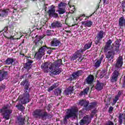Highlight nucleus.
<instances>
[{
	"mask_svg": "<svg viewBox=\"0 0 125 125\" xmlns=\"http://www.w3.org/2000/svg\"><path fill=\"white\" fill-rule=\"evenodd\" d=\"M91 45H92V42L91 41L84 45L83 49H82L83 50H84L83 51H85L87 49H89V48L91 47Z\"/></svg>",
	"mask_w": 125,
	"mask_h": 125,
	"instance_id": "cd10ccee",
	"label": "nucleus"
},
{
	"mask_svg": "<svg viewBox=\"0 0 125 125\" xmlns=\"http://www.w3.org/2000/svg\"><path fill=\"white\" fill-rule=\"evenodd\" d=\"M33 0V1H34V0Z\"/></svg>",
	"mask_w": 125,
	"mask_h": 125,
	"instance_id": "4d7b16f0",
	"label": "nucleus"
},
{
	"mask_svg": "<svg viewBox=\"0 0 125 125\" xmlns=\"http://www.w3.org/2000/svg\"><path fill=\"white\" fill-rule=\"evenodd\" d=\"M73 93V87H69L64 91V94L65 95H69V94H71Z\"/></svg>",
	"mask_w": 125,
	"mask_h": 125,
	"instance_id": "c85d7f7f",
	"label": "nucleus"
},
{
	"mask_svg": "<svg viewBox=\"0 0 125 125\" xmlns=\"http://www.w3.org/2000/svg\"><path fill=\"white\" fill-rule=\"evenodd\" d=\"M54 93L56 96H58V95H60V94H61V90L57 89L55 90Z\"/></svg>",
	"mask_w": 125,
	"mask_h": 125,
	"instance_id": "4c0bfd02",
	"label": "nucleus"
},
{
	"mask_svg": "<svg viewBox=\"0 0 125 125\" xmlns=\"http://www.w3.org/2000/svg\"><path fill=\"white\" fill-rule=\"evenodd\" d=\"M45 51H46V46H43L41 47L38 52L36 53L35 55V58L37 59V60H41L43 55L45 54Z\"/></svg>",
	"mask_w": 125,
	"mask_h": 125,
	"instance_id": "423d86ee",
	"label": "nucleus"
},
{
	"mask_svg": "<svg viewBox=\"0 0 125 125\" xmlns=\"http://www.w3.org/2000/svg\"><path fill=\"white\" fill-rule=\"evenodd\" d=\"M8 72L7 71H0V81L1 82L2 80H3V78H5V77H6L7 76Z\"/></svg>",
	"mask_w": 125,
	"mask_h": 125,
	"instance_id": "a878e982",
	"label": "nucleus"
},
{
	"mask_svg": "<svg viewBox=\"0 0 125 125\" xmlns=\"http://www.w3.org/2000/svg\"><path fill=\"white\" fill-rule=\"evenodd\" d=\"M113 110H114V107L112 106H110L108 109V113L109 114L112 113V112H113Z\"/></svg>",
	"mask_w": 125,
	"mask_h": 125,
	"instance_id": "c03bdc74",
	"label": "nucleus"
},
{
	"mask_svg": "<svg viewBox=\"0 0 125 125\" xmlns=\"http://www.w3.org/2000/svg\"><path fill=\"white\" fill-rule=\"evenodd\" d=\"M81 17H85V15H84V14L81 15H80V18Z\"/></svg>",
	"mask_w": 125,
	"mask_h": 125,
	"instance_id": "603ef678",
	"label": "nucleus"
},
{
	"mask_svg": "<svg viewBox=\"0 0 125 125\" xmlns=\"http://www.w3.org/2000/svg\"><path fill=\"white\" fill-rule=\"evenodd\" d=\"M122 7H124L125 8V3H122Z\"/></svg>",
	"mask_w": 125,
	"mask_h": 125,
	"instance_id": "864d4df0",
	"label": "nucleus"
},
{
	"mask_svg": "<svg viewBox=\"0 0 125 125\" xmlns=\"http://www.w3.org/2000/svg\"><path fill=\"white\" fill-rule=\"evenodd\" d=\"M77 113H78V107L73 106L70 109H67L66 111V114L63 118V123L65 125L67 124V121L70 118H76L77 116Z\"/></svg>",
	"mask_w": 125,
	"mask_h": 125,
	"instance_id": "20e7f679",
	"label": "nucleus"
},
{
	"mask_svg": "<svg viewBox=\"0 0 125 125\" xmlns=\"http://www.w3.org/2000/svg\"><path fill=\"white\" fill-rule=\"evenodd\" d=\"M87 102L84 100L80 101L79 103V104L81 106H83L84 107L86 105H87Z\"/></svg>",
	"mask_w": 125,
	"mask_h": 125,
	"instance_id": "e433bc0d",
	"label": "nucleus"
},
{
	"mask_svg": "<svg viewBox=\"0 0 125 125\" xmlns=\"http://www.w3.org/2000/svg\"><path fill=\"white\" fill-rule=\"evenodd\" d=\"M32 75L31 74H27L26 75V79H31Z\"/></svg>",
	"mask_w": 125,
	"mask_h": 125,
	"instance_id": "49530a36",
	"label": "nucleus"
},
{
	"mask_svg": "<svg viewBox=\"0 0 125 125\" xmlns=\"http://www.w3.org/2000/svg\"><path fill=\"white\" fill-rule=\"evenodd\" d=\"M52 116H50V118H51Z\"/></svg>",
	"mask_w": 125,
	"mask_h": 125,
	"instance_id": "bf43d9fd",
	"label": "nucleus"
},
{
	"mask_svg": "<svg viewBox=\"0 0 125 125\" xmlns=\"http://www.w3.org/2000/svg\"><path fill=\"white\" fill-rule=\"evenodd\" d=\"M96 106V103L94 102L91 104V105H88V103H87V104H86L84 108L86 111H90V110L93 109V108H95Z\"/></svg>",
	"mask_w": 125,
	"mask_h": 125,
	"instance_id": "dca6fc26",
	"label": "nucleus"
},
{
	"mask_svg": "<svg viewBox=\"0 0 125 125\" xmlns=\"http://www.w3.org/2000/svg\"><path fill=\"white\" fill-rule=\"evenodd\" d=\"M112 44V40H109L106 43V44L104 47V52H107L108 50H111V49H113V46H111Z\"/></svg>",
	"mask_w": 125,
	"mask_h": 125,
	"instance_id": "ddd939ff",
	"label": "nucleus"
},
{
	"mask_svg": "<svg viewBox=\"0 0 125 125\" xmlns=\"http://www.w3.org/2000/svg\"><path fill=\"white\" fill-rule=\"evenodd\" d=\"M122 87L125 88V82H124L123 85H122Z\"/></svg>",
	"mask_w": 125,
	"mask_h": 125,
	"instance_id": "3c124183",
	"label": "nucleus"
},
{
	"mask_svg": "<svg viewBox=\"0 0 125 125\" xmlns=\"http://www.w3.org/2000/svg\"><path fill=\"white\" fill-rule=\"evenodd\" d=\"M51 27L53 29L61 28L62 27V23L58 21H55L51 24Z\"/></svg>",
	"mask_w": 125,
	"mask_h": 125,
	"instance_id": "4468645a",
	"label": "nucleus"
},
{
	"mask_svg": "<svg viewBox=\"0 0 125 125\" xmlns=\"http://www.w3.org/2000/svg\"><path fill=\"white\" fill-rule=\"evenodd\" d=\"M115 51H116V52H118L119 51V48H120V42L118 41H116L115 42Z\"/></svg>",
	"mask_w": 125,
	"mask_h": 125,
	"instance_id": "f704fd0d",
	"label": "nucleus"
},
{
	"mask_svg": "<svg viewBox=\"0 0 125 125\" xmlns=\"http://www.w3.org/2000/svg\"><path fill=\"white\" fill-rule=\"evenodd\" d=\"M83 49H80L76 52V53L72 56L71 58V60H76L77 58L78 59V61L81 62L83 61V59H82V53L83 52Z\"/></svg>",
	"mask_w": 125,
	"mask_h": 125,
	"instance_id": "1a4fd4ad",
	"label": "nucleus"
},
{
	"mask_svg": "<svg viewBox=\"0 0 125 125\" xmlns=\"http://www.w3.org/2000/svg\"><path fill=\"white\" fill-rule=\"evenodd\" d=\"M119 26L121 28L122 27H124V26H125V19L124 17H121L119 21Z\"/></svg>",
	"mask_w": 125,
	"mask_h": 125,
	"instance_id": "bb28decb",
	"label": "nucleus"
},
{
	"mask_svg": "<svg viewBox=\"0 0 125 125\" xmlns=\"http://www.w3.org/2000/svg\"><path fill=\"white\" fill-rule=\"evenodd\" d=\"M94 81V77L92 75H89L86 79V82L88 84H91Z\"/></svg>",
	"mask_w": 125,
	"mask_h": 125,
	"instance_id": "4be33fe9",
	"label": "nucleus"
},
{
	"mask_svg": "<svg viewBox=\"0 0 125 125\" xmlns=\"http://www.w3.org/2000/svg\"><path fill=\"white\" fill-rule=\"evenodd\" d=\"M66 5L67 4L63 2H61V3H59L58 5V10L57 11V12H58L60 15L65 13Z\"/></svg>",
	"mask_w": 125,
	"mask_h": 125,
	"instance_id": "0eeeda50",
	"label": "nucleus"
},
{
	"mask_svg": "<svg viewBox=\"0 0 125 125\" xmlns=\"http://www.w3.org/2000/svg\"><path fill=\"white\" fill-rule=\"evenodd\" d=\"M60 44H61V42L57 38H54L51 42V46H59Z\"/></svg>",
	"mask_w": 125,
	"mask_h": 125,
	"instance_id": "2eb2a0df",
	"label": "nucleus"
},
{
	"mask_svg": "<svg viewBox=\"0 0 125 125\" xmlns=\"http://www.w3.org/2000/svg\"><path fill=\"white\" fill-rule=\"evenodd\" d=\"M32 116L35 119H41L43 121H45L47 118H49L48 113L45 109H37L33 111Z\"/></svg>",
	"mask_w": 125,
	"mask_h": 125,
	"instance_id": "7ed1b4c3",
	"label": "nucleus"
},
{
	"mask_svg": "<svg viewBox=\"0 0 125 125\" xmlns=\"http://www.w3.org/2000/svg\"><path fill=\"white\" fill-rule=\"evenodd\" d=\"M69 7L70 8V9H69L70 10V11H71V13H74V12L75 11V10H76V9H75V6L73 5V6H69Z\"/></svg>",
	"mask_w": 125,
	"mask_h": 125,
	"instance_id": "a19ab883",
	"label": "nucleus"
},
{
	"mask_svg": "<svg viewBox=\"0 0 125 125\" xmlns=\"http://www.w3.org/2000/svg\"><path fill=\"white\" fill-rule=\"evenodd\" d=\"M8 27H5L4 29L3 30V32H4V33H8Z\"/></svg>",
	"mask_w": 125,
	"mask_h": 125,
	"instance_id": "a18cd8bd",
	"label": "nucleus"
},
{
	"mask_svg": "<svg viewBox=\"0 0 125 125\" xmlns=\"http://www.w3.org/2000/svg\"><path fill=\"white\" fill-rule=\"evenodd\" d=\"M90 123V117L88 115L84 116L82 120H81L80 125H89Z\"/></svg>",
	"mask_w": 125,
	"mask_h": 125,
	"instance_id": "f8f14e48",
	"label": "nucleus"
},
{
	"mask_svg": "<svg viewBox=\"0 0 125 125\" xmlns=\"http://www.w3.org/2000/svg\"><path fill=\"white\" fill-rule=\"evenodd\" d=\"M10 33L11 35H12V37H14V36H16V35L18 34V33L16 32V31L15 30H10Z\"/></svg>",
	"mask_w": 125,
	"mask_h": 125,
	"instance_id": "ea45409f",
	"label": "nucleus"
},
{
	"mask_svg": "<svg viewBox=\"0 0 125 125\" xmlns=\"http://www.w3.org/2000/svg\"><path fill=\"white\" fill-rule=\"evenodd\" d=\"M16 107L18 108V110H20V111H21V112H23V111L25 110V107H24V106L22 104L16 105Z\"/></svg>",
	"mask_w": 125,
	"mask_h": 125,
	"instance_id": "c9c22d12",
	"label": "nucleus"
},
{
	"mask_svg": "<svg viewBox=\"0 0 125 125\" xmlns=\"http://www.w3.org/2000/svg\"><path fill=\"white\" fill-rule=\"evenodd\" d=\"M8 108H9V105L6 104L4 105L2 108L0 110V112L2 114L5 120H9L10 114L12 113V110L8 109Z\"/></svg>",
	"mask_w": 125,
	"mask_h": 125,
	"instance_id": "39448f33",
	"label": "nucleus"
},
{
	"mask_svg": "<svg viewBox=\"0 0 125 125\" xmlns=\"http://www.w3.org/2000/svg\"><path fill=\"white\" fill-rule=\"evenodd\" d=\"M36 39L35 42L36 44H38V43H39V42H41V40H42V39L43 38V37L42 36L37 35L36 36Z\"/></svg>",
	"mask_w": 125,
	"mask_h": 125,
	"instance_id": "2f4dec72",
	"label": "nucleus"
},
{
	"mask_svg": "<svg viewBox=\"0 0 125 125\" xmlns=\"http://www.w3.org/2000/svg\"><path fill=\"white\" fill-rule=\"evenodd\" d=\"M106 75V71L105 70L102 71L100 73V78L102 79L104 76Z\"/></svg>",
	"mask_w": 125,
	"mask_h": 125,
	"instance_id": "58836bf2",
	"label": "nucleus"
},
{
	"mask_svg": "<svg viewBox=\"0 0 125 125\" xmlns=\"http://www.w3.org/2000/svg\"><path fill=\"white\" fill-rule=\"evenodd\" d=\"M58 87V83H54L52 86H51V87L48 88L47 91H48L49 92H50V91H51L52 90H53L54 88H56V87Z\"/></svg>",
	"mask_w": 125,
	"mask_h": 125,
	"instance_id": "7c9ffc66",
	"label": "nucleus"
},
{
	"mask_svg": "<svg viewBox=\"0 0 125 125\" xmlns=\"http://www.w3.org/2000/svg\"><path fill=\"white\" fill-rule=\"evenodd\" d=\"M79 19H80V21L83 20V19H81V17H77L76 19V21H78L79 20Z\"/></svg>",
	"mask_w": 125,
	"mask_h": 125,
	"instance_id": "09e8293b",
	"label": "nucleus"
},
{
	"mask_svg": "<svg viewBox=\"0 0 125 125\" xmlns=\"http://www.w3.org/2000/svg\"><path fill=\"white\" fill-rule=\"evenodd\" d=\"M104 86V83L98 82L96 84L95 87L97 90L99 91L100 90H102V89H103Z\"/></svg>",
	"mask_w": 125,
	"mask_h": 125,
	"instance_id": "412c9836",
	"label": "nucleus"
},
{
	"mask_svg": "<svg viewBox=\"0 0 125 125\" xmlns=\"http://www.w3.org/2000/svg\"><path fill=\"white\" fill-rule=\"evenodd\" d=\"M32 63H33L32 61H29L25 64L24 68L29 71V70L32 68Z\"/></svg>",
	"mask_w": 125,
	"mask_h": 125,
	"instance_id": "393cba45",
	"label": "nucleus"
},
{
	"mask_svg": "<svg viewBox=\"0 0 125 125\" xmlns=\"http://www.w3.org/2000/svg\"><path fill=\"white\" fill-rule=\"evenodd\" d=\"M104 2H105V1H107V0H104Z\"/></svg>",
	"mask_w": 125,
	"mask_h": 125,
	"instance_id": "6e6d98bb",
	"label": "nucleus"
},
{
	"mask_svg": "<svg viewBox=\"0 0 125 125\" xmlns=\"http://www.w3.org/2000/svg\"><path fill=\"white\" fill-rule=\"evenodd\" d=\"M17 124L19 125H25V117L22 116H19L17 117Z\"/></svg>",
	"mask_w": 125,
	"mask_h": 125,
	"instance_id": "a211bd4d",
	"label": "nucleus"
},
{
	"mask_svg": "<svg viewBox=\"0 0 125 125\" xmlns=\"http://www.w3.org/2000/svg\"><path fill=\"white\" fill-rule=\"evenodd\" d=\"M48 13L50 17H53L54 18H58V14L56 13L55 11V6L51 5L50 8L48 11Z\"/></svg>",
	"mask_w": 125,
	"mask_h": 125,
	"instance_id": "9d476101",
	"label": "nucleus"
},
{
	"mask_svg": "<svg viewBox=\"0 0 125 125\" xmlns=\"http://www.w3.org/2000/svg\"><path fill=\"white\" fill-rule=\"evenodd\" d=\"M8 14V12L6 10H4L0 13V19L2 18V17H4V16H6Z\"/></svg>",
	"mask_w": 125,
	"mask_h": 125,
	"instance_id": "72a5a7b5",
	"label": "nucleus"
},
{
	"mask_svg": "<svg viewBox=\"0 0 125 125\" xmlns=\"http://www.w3.org/2000/svg\"><path fill=\"white\" fill-rule=\"evenodd\" d=\"M47 53H48V54H51V50H49L48 51H47Z\"/></svg>",
	"mask_w": 125,
	"mask_h": 125,
	"instance_id": "8fccbe9b",
	"label": "nucleus"
},
{
	"mask_svg": "<svg viewBox=\"0 0 125 125\" xmlns=\"http://www.w3.org/2000/svg\"><path fill=\"white\" fill-rule=\"evenodd\" d=\"M123 59L122 56H120L116 60V63L115 64V68L117 70H119L122 66H123V64L124 63Z\"/></svg>",
	"mask_w": 125,
	"mask_h": 125,
	"instance_id": "9b49d317",
	"label": "nucleus"
},
{
	"mask_svg": "<svg viewBox=\"0 0 125 125\" xmlns=\"http://www.w3.org/2000/svg\"><path fill=\"white\" fill-rule=\"evenodd\" d=\"M103 57L104 56H102L98 61H95V67H96V68L100 67V64H101V62H102V60H103Z\"/></svg>",
	"mask_w": 125,
	"mask_h": 125,
	"instance_id": "b1692460",
	"label": "nucleus"
},
{
	"mask_svg": "<svg viewBox=\"0 0 125 125\" xmlns=\"http://www.w3.org/2000/svg\"><path fill=\"white\" fill-rule=\"evenodd\" d=\"M46 36H52L53 33H51V30H47L45 33Z\"/></svg>",
	"mask_w": 125,
	"mask_h": 125,
	"instance_id": "79ce46f5",
	"label": "nucleus"
},
{
	"mask_svg": "<svg viewBox=\"0 0 125 125\" xmlns=\"http://www.w3.org/2000/svg\"><path fill=\"white\" fill-rule=\"evenodd\" d=\"M119 98H120L119 97L115 96L114 99H113V103L114 104H116L117 103V101L119 100Z\"/></svg>",
	"mask_w": 125,
	"mask_h": 125,
	"instance_id": "37998d69",
	"label": "nucleus"
},
{
	"mask_svg": "<svg viewBox=\"0 0 125 125\" xmlns=\"http://www.w3.org/2000/svg\"><path fill=\"white\" fill-rule=\"evenodd\" d=\"M82 74H83V71L79 70L78 71H76L74 73H73L72 74V76L73 78V79H78L80 77V76H81Z\"/></svg>",
	"mask_w": 125,
	"mask_h": 125,
	"instance_id": "5701e85b",
	"label": "nucleus"
},
{
	"mask_svg": "<svg viewBox=\"0 0 125 125\" xmlns=\"http://www.w3.org/2000/svg\"><path fill=\"white\" fill-rule=\"evenodd\" d=\"M119 75L120 73H119V71L115 70L112 74V77L111 80V82L112 83H115V82H117V80H118V77H119Z\"/></svg>",
	"mask_w": 125,
	"mask_h": 125,
	"instance_id": "f3484780",
	"label": "nucleus"
},
{
	"mask_svg": "<svg viewBox=\"0 0 125 125\" xmlns=\"http://www.w3.org/2000/svg\"><path fill=\"white\" fill-rule=\"evenodd\" d=\"M24 77H25V75L22 76H21V78H24Z\"/></svg>",
	"mask_w": 125,
	"mask_h": 125,
	"instance_id": "5fc2aeb1",
	"label": "nucleus"
},
{
	"mask_svg": "<svg viewBox=\"0 0 125 125\" xmlns=\"http://www.w3.org/2000/svg\"><path fill=\"white\" fill-rule=\"evenodd\" d=\"M62 65V60H58L54 63L49 62H46L41 65L42 70L44 73H47L50 72V76H53V75H59L62 71L61 69L59 67Z\"/></svg>",
	"mask_w": 125,
	"mask_h": 125,
	"instance_id": "f257e3e1",
	"label": "nucleus"
},
{
	"mask_svg": "<svg viewBox=\"0 0 125 125\" xmlns=\"http://www.w3.org/2000/svg\"><path fill=\"white\" fill-rule=\"evenodd\" d=\"M106 36V32H104L103 30L100 31L97 34L95 42L96 44H98L99 43L100 41L102 40L103 38H104Z\"/></svg>",
	"mask_w": 125,
	"mask_h": 125,
	"instance_id": "6e6552de",
	"label": "nucleus"
},
{
	"mask_svg": "<svg viewBox=\"0 0 125 125\" xmlns=\"http://www.w3.org/2000/svg\"><path fill=\"white\" fill-rule=\"evenodd\" d=\"M115 50L112 51H108L106 55V58L108 60V61H111L112 59L114 58V56L115 55Z\"/></svg>",
	"mask_w": 125,
	"mask_h": 125,
	"instance_id": "6ab92c4d",
	"label": "nucleus"
},
{
	"mask_svg": "<svg viewBox=\"0 0 125 125\" xmlns=\"http://www.w3.org/2000/svg\"><path fill=\"white\" fill-rule=\"evenodd\" d=\"M89 90V87L85 88L83 91L81 92L80 93V95H86Z\"/></svg>",
	"mask_w": 125,
	"mask_h": 125,
	"instance_id": "473e14b6",
	"label": "nucleus"
},
{
	"mask_svg": "<svg viewBox=\"0 0 125 125\" xmlns=\"http://www.w3.org/2000/svg\"><path fill=\"white\" fill-rule=\"evenodd\" d=\"M121 95H122V92L121 91H119L118 94L116 96L120 98L121 97Z\"/></svg>",
	"mask_w": 125,
	"mask_h": 125,
	"instance_id": "de8ad7c7",
	"label": "nucleus"
},
{
	"mask_svg": "<svg viewBox=\"0 0 125 125\" xmlns=\"http://www.w3.org/2000/svg\"><path fill=\"white\" fill-rule=\"evenodd\" d=\"M14 62V60L13 58H8L5 61V63L6 65H10Z\"/></svg>",
	"mask_w": 125,
	"mask_h": 125,
	"instance_id": "c756f323",
	"label": "nucleus"
},
{
	"mask_svg": "<svg viewBox=\"0 0 125 125\" xmlns=\"http://www.w3.org/2000/svg\"><path fill=\"white\" fill-rule=\"evenodd\" d=\"M21 85H25L24 93L22 99H21V103L22 104H27L30 102V95L29 94V90H28L29 84H28V82L26 80H24L21 83Z\"/></svg>",
	"mask_w": 125,
	"mask_h": 125,
	"instance_id": "f03ea898",
	"label": "nucleus"
},
{
	"mask_svg": "<svg viewBox=\"0 0 125 125\" xmlns=\"http://www.w3.org/2000/svg\"><path fill=\"white\" fill-rule=\"evenodd\" d=\"M112 45H114V44H113V43L112 44Z\"/></svg>",
	"mask_w": 125,
	"mask_h": 125,
	"instance_id": "13d9d810",
	"label": "nucleus"
},
{
	"mask_svg": "<svg viewBox=\"0 0 125 125\" xmlns=\"http://www.w3.org/2000/svg\"><path fill=\"white\" fill-rule=\"evenodd\" d=\"M82 24L84 26V27H90L92 26L93 22L90 21H82Z\"/></svg>",
	"mask_w": 125,
	"mask_h": 125,
	"instance_id": "aec40b11",
	"label": "nucleus"
}]
</instances>
